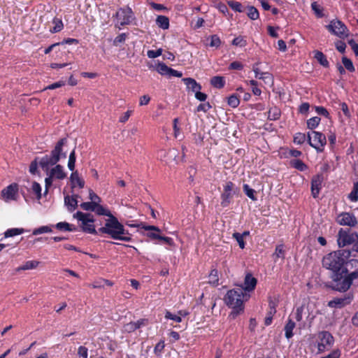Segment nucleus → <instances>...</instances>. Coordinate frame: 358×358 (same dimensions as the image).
I'll use <instances>...</instances> for the list:
<instances>
[{
    "label": "nucleus",
    "mask_w": 358,
    "mask_h": 358,
    "mask_svg": "<svg viewBox=\"0 0 358 358\" xmlns=\"http://www.w3.org/2000/svg\"><path fill=\"white\" fill-rule=\"evenodd\" d=\"M246 296L242 288L229 290L224 295L226 305L232 309L229 315L230 320H235L239 315L244 313V299Z\"/></svg>",
    "instance_id": "f257e3e1"
},
{
    "label": "nucleus",
    "mask_w": 358,
    "mask_h": 358,
    "mask_svg": "<svg viewBox=\"0 0 358 358\" xmlns=\"http://www.w3.org/2000/svg\"><path fill=\"white\" fill-rule=\"evenodd\" d=\"M352 251L347 249L338 250L325 255L322 259V265L331 273L339 272L345 267L346 261L351 256Z\"/></svg>",
    "instance_id": "f03ea898"
},
{
    "label": "nucleus",
    "mask_w": 358,
    "mask_h": 358,
    "mask_svg": "<svg viewBox=\"0 0 358 358\" xmlns=\"http://www.w3.org/2000/svg\"><path fill=\"white\" fill-rule=\"evenodd\" d=\"M67 143L66 138H61L55 145L50 155H46L39 161L41 169L48 172L50 166H54L59 162L61 158H66V153L63 152V146Z\"/></svg>",
    "instance_id": "7ed1b4c3"
},
{
    "label": "nucleus",
    "mask_w": 358,
    "mask_h": 358,
    "mask_svg": "<svg viewBox=\"0 0 358 358\" xmlns=\"http://www.w3.org/2000/svg\"><path fill=\"white\" fill-rule=\"evenodd\" d=\"M331 282L327 285L333 290L340 292H345L355 282L347 273V270H341L339 272L331 273Z\"/></svg>",
    "instance_id": "20e7f679"
},
{
    "label": "nucleus",
    "mask_w": 358,
    "mask_h": 358,
    "mask_svg": "<svg viewBox=\"0 0 358 358\" xmlns=\"http://www.w3.org/2000/svg\"><path fill=\"white\" fill-rule=\"evenodd\" d=\"M103 234H107L108 236L114 240H119L122 241H130L131 240V234L124 229V225L119 222L116 218L108 226Z\"/></svg>",
    "instance_id": "39448f33"
},
{
    "label": "nucleus",
    "mask_w": 358,
    "mask_h": 358,
    "mask_svg": "<svg viewBox=\"0 0 358 358\" xmlns=\"http://www.w3.org/2000/svg\"><path fill=\"white\" fill-rule=\"evenodd\" d=\"M73 217L81 222V229L83 232L91 234H101L99 233V228L96 230L95 226L93 224L95 220L92 214L78 211L73 214Z\"/></svg>",
    "instance_id": "423d86ee"
},
{
    "label": "nucleus",
    "mask_w": 358,
    "mask_h": 358,
    "mask_svg": "<svg viewBox=\"0 0 358 358\" xmlns=\"http://www.w3.org/2000/svg\"><path fill=\"white\" fill-rule=\"evenodd\" d=\"M358 241V233L352 231L350 229L341 228L338 232L337 243L339 248L346 245H352Z\"/></svg>",
    "instance_id": "0eeeda50"
},
{
    "label": "nucleus",
    "mask_w": 358,
    "mask_h": 358,
    "mask_svg": "<svg viewBox=\"0 0 358 358\" xmlns=\"http://www.w3.org/2000/svg\"><path fill=\"white\" fill-rule=\"evenodd\" d=\"M238 192V188L231 181L226 182L223 186V192L220 195L221 206L226 208L229 206L231 202L233 196Z\"/></svg>",
    "instance_id": "6e6552de"
},
{
    "label": "nucleus",
    "mask_w": 358,
    "mask_h": 358,
    "mask_svg": "<svg viewBox=\"0 0 358 358\" xmlns=\"http://www.w3.org/2000/svg\"><path fill=\"white\" fill-rule=\"evenodd\" d=\"M308 142L311 147L321 152H323L324 147L327 144V138L322 132L313 131L311 133H308Z\"/></svg>",
    "instance_id": "1a4fd4ad"
},
{
    "label": "nucleus",
    "mask_w": 358,
    "mask_h": 358,
    "mask_svg": "<svg viewBox=\"0 0 358 358\" xmlns=\"http://www.w3.org/2000/svg\"><path fill=\"white\" fill-rule=\"evenodd\" d=\"M326 27L331 33L341 38H345L348 36L347 27L339 20H331L330 24L327 25Z\"/></svg>",
    "instance_id": "9d476101"
},
{
    "label": "nucleus",
    "mask_w": 358,
    "mask_h": 358,
    "mask_svg": "<svg viewBox=\"0 0 358 358\" xmlns=\"http://www.w3.org/2000/svg\"><path fill=\"white\" fill-rule=\"evenodd\" d=\"M318 338L320 342L317 344V350L319 352H323L327 349L332 346L334 342V336L327 331H322L318 334Z\"/></svg>",
    "instance_id": "9b49d317"
},
{
    "label": "nucleus",
    "mask_w": 358,
    "mask_h": 358,
    "mask_svg": "<svg viewBox=\"0 0 358 358\" xmlns=\"http://www.w3.org/2000/svg\"><path fill=\"white\" fill-rule=\"evenodd\" d=\"M94 208H95L94 211L96 213V214L108 217V219H106L105 220L104 226L99 228V233L103 234V231L108 229V226H110L113 220H115L117 217L114 216L108 209H106L103 206L100 205L99 203H96V206Z\"/></svg>",
    "instance_id": "f8f14e48"
},
{
    "label": "nucleus",
    "mask_w": 358,
    "mask_h": 358,
    "mask_svg": "<svg viewBox=\"0 0 358 358\" xmlns=\"http://www.w3.org/2000/svg\"><path fill=\"white\" fill-rule=\"evenodd\" d=\"M338 224L350 227H355L358 222L357 217L352 213L343 212L338 214L336 218Z\"/></svg>",
    "instance_id": "ddd939ff"
},
{
    "label": "nucleus",
    "mask_w": 358,
    "mask_h": 358,
    "mask_svg": "<svg viewBox=\"0 0 358 358\" xmlns=\"http://www.w3.org/2000/svg\"><path fill=\"white\" fill-rule=\"evenodd\" d=\"M347 270V273L352 279L355 285H358V259H351L346 261L344 270Z\"/></svg>",
    "instance_id": "4468645a"
},
{
    "label": "nucleus",
    "mask_w": 358,
    "mask_h": 358,
    "mask_svg": "<svg viewBox=\"0 0 358 358\" xmlns=\"http://www.w3.org/2000/svg\"><path fill=\"white\" fill-rule=\"evenodd\" d=\"M354 299L352 293L346 294L344 297L342 298H334L333 300L328 302V306L330 308H342L347 305L351 303Z\"/></svg>",
    "instance_id": "2eb2a0df"
},
{
    "label": "nucleus",
    "mask_w": 358,
    "mask_h": 358,
    "mask_svg": "<svg viewBox=\"0 0 358 358\" xmlns=\"http://www.w3.org/2000/svg\"><path fill=\"white\" fill-rule=\"evenodd\" d=\"M116 17L121 26L129 24L131 22L133 19L132 10L129 7L127 8H120L116 13Z\"/></svg>",
    "instance_id": "dca6fc26"
},
{
    "label": "nucleus",
    "mask_w": 358,
    "mask_h": 358,
    "mask_svg": "<svg viewBox=\"0 0 358 358\" xmlns=\"http://www.w3.org/2000/svg\"><path fill=\"white\" fill-rule=\"evenodd\" d=\"M148 323L147 319H140L137 322H130L124 325V331L127 333H131L136 329H140L142 326H145Z\"/></svg>",
    "instance_id": "f3484780"
},
{
    "label": "nucleus",
    "mask_w": 358,
    "mask_h": 358,
    "mask_svg": "<svg viewBox=\"0 0 358 358\" xmlns=\"http://www.w3.org/2000/svg\"><path fill=\"white\" fill-rule=\"evenodd\" d=\"M257 283V279L250 273H248L245 277L244 287H241L240 288L243 289V292L245 291L251 292L255 289Z\"/></svg>",
    "instance_id": "a211bd4d"
},
{
    "label": "nucleus",
    "mask_w": 358,
    "mask_h": 358,
    "mask_svg": "<svg viewBox=\"0 0 358 358\" xmlns=\"http://www.w3.org/2000/svg\"><path fill=\"white\" fill-rule=\"evenodd\" d=\"M322 181L323 176L322 175H317L312 179L311 192L314 198H317L318 196Z\"/></svg>",
    "instance_id": "6ab92c4d"
},
{
    "label": "nucleus",
    "mask_w": 358,
    "mask_h": 358,
    "mask_svg": "<svg viewBox=\"0 0 358 358\" xmlns=\"http://www.w3.org/2000/svg\"><path fill=\"white\" fill-rule=\"evenodd\" d=\"M17 191V184L12 183L1 191V196L6 199H13Z\"/></svg>",
    "instance_id": "aec40b11"
},
{
    "label": "nucleus",
    "mask_w": 358,
    "mask_h": 358,
    "mask_svg": "<svg viewBox=\"0 0 358 358\" xmlns=\"http://www.w3.org/2000/svg\"><path fill=\"white\" fill-rule=\"evenodd\" d=\"M51 176L58 180H63L66 177L63 166L60 164H55V166L50 171Z\"/></svg>",
    "instance_id": "412c9836"
},
{
    "label": "nucleus",
    "mask_w": 358,
    "mask_h": 358,
    "mask_svg": "<svg viewBox=\"0 0 358 358\" xmlns=\"http://www.w3.org/2000/svg\"><path fill=\"white\" fill-rule=\"evenodd\" d=\"M182 81L189 90H191L195 93L196 92L201 90V85L198 83L194 78H182Z\"/></svg>",
    "instance_id": "4be33fe9"
},
{
    "label": "nucleus",
    "mask_w": 358,
    "mask_h": 358,
    "mask_svg": "<svg viewBox=\"0 0 358 358\" xmlns=\"http://www.w3.org/2000/svg\"><path fill=\"white\" fill-rule=\"evenodd\" d=\"M77 194L71 196L67 195L64 197V203L70 212L73 211L78 206Z\"/></svg>",
    "instance_id": "5701e85b"
},
{
    "label": "nucleus",
    "mask_w": 358,
    "mask_h": 358,
    "mask_svg": "<svg viewBox=\"0 0 358 358\" xmlns=\"http://www.w3.org/2000/svg\"><path fill=\"white\" fill-rule=\"evenodd\" d=\"M314 58L320 63V65L325 68L329 66V63L327 59L326 55L320 50L313 51Z\"/></svg>",
    "instance_id": "b1692460"
},
{
    "label": "nucleus",
    "mask_w": 358,
    "mask_h": 358,
    "mask_svg": "<svg viewBox=\"0 0 358 358\" xmlns=\"http://www.w3.org/2000/svg\"><path fill=\"white\" fill-rule=\"evenodd\" d=\"M70 180L72 187H74L76 184H77L80 188H83L85 186V181L79 177V174L77 171H73L71 174Z\"/></svg>",
    "instance_id": "393cba45"
},
{
    "label": "nucleus",
    "mask_w": 358,
    "mask_h": 358,
    "mask_svg": "<svg viewBox=\"0 0 358 358\" xmlns=\"http://www.w3.org/2000/svg\"><path fill=\"white\" fill-rule=\"evenodd\" d=\"M225 78L223 76H213L210 79V85L217 88V89H222L225 85Z\"/></svg>",
    "instance_id": "a878e982"
},
{
    "label": "nucleus",
    "mask_w": 358,
    "mask_h": 358,
    "mask_svg": "<svg viewBox=\"0 0 358 358\" xmlns=\"http://www.w3.org/2000/svg\"><path fill=\"white\" fill-rule=\"evenodd\" d=\"M157 25L163 29H168L169 27V19L165 15H158L156 19Z\"/></svg>",
    "instance_id": "bb28decb"
},
{
    "label": "nucleus",
    "mask_w": 358,
    "mask_h": 358,
    "mask_svg": "<svg viewBox=\"0 0 358 358\" xmlns=\"http://www.w3.org/2000/svg\"><path fill=\"white\" fill-rule=\"evenodd\" d=\"M209 280L208 283L214 287H217L219 285V276L218 271L217 268H212L208 275Z\"/></svg>",
    "instance_id": "cd10ccee"
},
{
    "label": "nucleus",
    "mask_w": 358,
    "mask_h": 358,
    "mask_svg": "<svg viewBox=\"0 0 358 358\" xmlns=\"http://www.w3.org/2000/svg\"><path fill=\"white\" fill-rule=\"evenodd\" d=\"M281 110L277 106L271 107L268 112V119L270 120H277L280 119Z\"/></svg>",
    "instance_id": "c85d7f7f"
},
{
    "label": "nucleus",
    "mask_w": 358,
    "mask_h": 358,
    "mask_svg": "<svg viewBox=\"0 0 358 358\" xmlns=\"http://www.w3.org/2000/svg\"><path fill=\"white\" fill-rule=\"evenodd\" d=\"M296 324L291 319L288 320L287 324L285 326L284 330L285 331V336L287 339L291 338L293 336V329Z\"/></svg>",
    "instance_id": "c756f323"
},
{
    "label": "nucleus",
    "mask_w": 358,
    "mask_h": 358,
    "mask_svg": "<svg viewBox=\"0 0 358 358\" xmlns=\"http://www.w3.org/2000/svg\"><path fill=\"white\" fill-rule=\"evenodd\" d=\"M40 264V262L36 260L27 261L23 265L19 266L17 271H25L36 268Z\"/></svg>",
    "instance_id": "7c9ffc66"
},
{
    "label": "nucleus",
    "mask_w": 358,
    "mask_h": 358,
    "mask_svg": "<svg viewBox=\"0 0 358 358\" xmlns=\"http://www.w3.org/2000/svg\"><path fill=\"white\" fill-rule=\"evenodd\" d=\"M52 23L55 26L50 29L51 33H57L59 32L64 27V24L62 20L61 19L55 17L52 20Z\"/></svg>",
    "instance_id": "2f4dec72"
},
{
    "label": "nucleus",
    "mask_w": 358,
    "mask_h": 358,
    "mask_svg": "<svg viewBox=\"0 0 358 358\" xmlns=\"http://www.w3.org/2000/svg\"><path fill=\"white\" fill-rule=\"evenodd\" d=\"M240 103L238 96L233 94L227 98V104L231 108H237Z\"/></svg>",
    "instance_id": "473e14b6"
},
{
    "label": "nucleus",
    "mask_w": 358,
    "mask_h": 358,
    "mask_svg": "<svg viewBox=\"0 0 358 358\" xmlns=\"http://www.w3.org/2000/svg\"><path fill=\"white\" fill-rule=\"evenodd\" d=\"M342 63L345 69H347L349 72L352 73L355 71V68L352 60L347 57L344 56L342 57Z\"/></svg>",
    "instance_id": "72a5a7b5"
},
{
    "label": "nucleus",
    "mask_w": 358,
    "mask_h": 358,
    "mask_svg": "<svg viewBox=\"0 0 358 358\" xmlns=\"http://www.w3.org/2000/svg\"><path fill=\"white\" fill-rule=\"evenodd\" d=\"M290 164L292 167L301 171H303L307 169V166L301 159L291 160Z\"/></svg>",
    "instance_id": "f704fd0d"
},
{
    "label": "nucleus",
    "mask_w": 358,
    "mask_h": 358,
    "mask_svg": "<svg viewBox=\"0 0 358 358\" xmlns=\"http://www.w3.org/2000/svg\"><path fill=\"white\" fill-rule=\"evenodd\" d=\"M321 118L315 116L307 120V127L311 130L315 129L320 124Z\"/></svg>",
    "instance_id": "c9c22d12"
},
{
    "label": "nucleus",
    "mask_w": 358,
    "mask_h": 358,
    "mask_svg": "<svg viewBox=\"0 0 358 358\" xmlns=\"http://www.w3.org/2000/svg\"><path fill=\"white\" fill-rule=\"evenodd\" d=\"M247 15L251 20H255L259 18V13L258 10L255 7L251 6L248 7Z\"/></svg>",
    "instance_id": "e433bc0d"
},
{
    "label": "nucleus",
    "mask_w": 358,
    "mask_h": 358,
    "mask_svg": "<svg viewBox=\"0 0 358 358\" xmlns=\"http://www.w3.org/2000/svg\"><path fill=\"white\" fill-rule=\"evenodd\" d=\"M170 67L163 62H159L156 66V71L162 76L169 75V70Z\"/></svg>",
    "instance_id": "4c0bfd02"
},
{
    "label": "nucleus",
    "mask_w": 358,
    "mask_h": 358,
    "mask_svg": "<svg viewBox=\"0 0 358 358\" xmlns=\"http://www.w3.org/2000/svg\"><path fill=\"white\" fill-rule=\"evenodd\" d=\"M278 301L273 299L271 297L268 298V308L269 310L267 315H274L276 313V306L278 305Z\"/></svg>",
    "instance_id": "58836bf2"
},
{
    "label": "nucleus",
    "mask_w": 358,
    "mask_h": 358,
    "mask_svg": "<svg viewBox=\"0 0 358 358\" xmlns=\"http://www.w3.org/2000/svg\"><path fill=\"white\" fill-rule=\"evenodd\" d=\"M76 161V151H75V149H73L69 155V162H68V168L69 169L70 171H73V170L75 169Z\"/></svg>",
    "instance_id": "ea45409f"
},
{
    "label": "nucleus",
    "mask_w": 358,
    "mask_h": 358,
    "mask_svg": "<svg viewBox=\"0 0 358 358\" xmlns=\"http://www.w3.org/2000/svg\"><path fill=\"white\" fill-rule=\"evenodd\" d=\"M311 8L317 17H324L323 8L316 1L311 3Z\"/></svg>",
    "instance_id": "a19ab883"
},
{
    "label": "nucleus",
    "mask_w": 358,
    "mask_h": 358,
    "mask_svg": "<svg viewBox=\"0 0 358 358\" xmlns=\"http://www.w3.org/2000/svg\"><path fill=\"white\" fill-rule=\"evenodd\" d=\"M24 232L23 229L12 228L8 229L5 233L4 236L6 238L13 237L14 236L22 234Z\"/></svg>",
    "instance_id": "79ce46f5"
},
{
    "label": "nucleus",
    "mask_w": 358,
    "mask_h": 358,
    "mask_svg": "<svg viewBox=\"0 0 358 358\" xmlns=\"http://www.w3.org/2000/svg\"><path fill=\"white\" fill-rule=\"evenodd\" d=\"M245 194L252 201H257V197L255 195V191L250 188L248 185L244 184L243 187Z\"/></svg>",
    "instance_id": "37998d69"
},
{
    "label": "nucleus",
    "mask_w": 358,
    "mask_h": 358,
    "mask_svg": "<svg viewBox=\"0 0 358 358\" xmlns=\"http://www.w3.org/2000/svg\"><path fill=\"white\" fill-rule=\"evenodd\" d=\"M348 198L352 202L358 201V182L354 184L353 189L349 194Z\"/></svg>",
    "instance_id": "c03bdc74"
},
{
    "label": "nucleus",
    "mask_w": 358,
    "mask_h": 358,
    "mask_svg": "<svg viewBox=\"0 0 358 358\" xmlns=\"http://www.w3.org/2000/svg\"><path fill=\"white\" fill-rule=\"evenodd\" d=\"M210 43L208 44L209 46L218 48L221 45V40L220 37L215 34L210 36Z\"/></svg>",
    "instance_id": "a18cd8bd"
},
{
    "label": "nucleus",
    "mask_w": 358,
    "mask_h": 358,
    "mask_svg": "<svg viewBox=\"0 0 358 358\" xmlns=\"http://www.w3.org/2000/svg\"><path fill=\"white\" fill-rule=\"evenodd\" d=\"M231 44L234 46H238L242 48L245 47L247 45V41L244 36H239L232 41Z\"/></svg>",
    "instance_id": "49530a36"
},
{
    "label": "nucleus",
    "mask_w": 358,
    "mask_h": 358,
    "mask_svg": "<svg viewBox=\"0 0 358 358\" xmlns=\"http://www.w3.org/2000/svg\"><path fill=\"white\" fill-rule=\"evenodd\" d=\"M228 5L232 9L234 10V11L236 12H239V13H242L243 12V6L242 4L238 2V1H228Z\"/></svg>",
    "instance_id": "de8ad7c7"
},
{
    "label": "nucleus",
    "mask_w": 358,
    "mask_h": 358,
    "mask_svg": "<svg viewBox=\"0 0 358 358\" xmlns=\"http://www.w3.org/2000/svg\"><path fill=\"white\" fill-rule=\"evenodd\" d=\"M55 227L61 231H68L69 230H71V224L66 222H58L55 225Z\"/></svg>",
    "instance_id": "09e8293b"
},
{
    "label": "nucleus",
    "mask_w": 358,
    "mask_h": 358,
    "mask_svg": "<svg viewBox=\"0 0 358 358\" xmlns=\"http://www.w3.org/2000/svg\"><path fill=\"white\" fill-rule=\"evenodd\" d=\"M96 206V201L94 202H83L80 204V208L84 210L94 211V207Z\"/></svg>",
    "instance_id": "8fccbe9b"
},
{
    "label": "nucleus",
    "mask_w": 358,
    "mask_h": 358,
    "mask_svg": "<svg viewBox=\"0 0 358 358\" xmlns=\"http://www.w3.org/2000/svg\"><path fill=\"white\" fill-rule=\"evenodd\" d=\"M31 189L36 194L37 199L41 198V187L39 183L36 181L32 182Z\"/></svg>",
    "instance_id": "3c124183"
},
{
    "label": "nucleus",
    "mask_w": 358,
    "mask_h": 358,
    "mask_svg": "<svg viewBox=\"0 0 358 358\" xmlns=\"http://www.w3.org/2000/svg\"><path fill=\"white\" fill-rule=\"evenodd\" d=\"M52 230L50 227L49 226H42L41 227H38L37 229H35L33 231V235H38L43 233H50Z\"/></svg>",
    "instance_id": "603ef678"
},
{
    "label": "nucleus",
    "mask_w": 358,
    "mask_h": 358,
    "mask_svg": "<svg viewBox=\"0 0 358 358\" xmlns=\"http://www.w3.org/2000/svg\"><path fill=\"white\" fill-rule=\"evenodd\" d=\"M306 138V137L305 134L299 132V133H296L295 134V136H294V142L295 143L301 145L305 142Z\"/></svg>",
    "instance_id": "864d4df0"
},
{
    "label": "nucleus",
    "mask_w": 358,
    "mask_h": 358,
    "mask_svg": "<svg viewBox=\"0 0 358 358\" xmlns=\"http://www.w3.org/2000/svg\"><path fill=\"white\" fill-rule=\"evenodd\" d=\"M232 236L234 238H235L236 240V241L238 242V243L239 245V247L241 249L245 248V243L243 240V235H241V234L238 232H235L233 234Z\"/></svg>",
    "instance_id": "5fc2aeb1"
},
{
    "label": "nucleus",
    "mask_w": 358,
    "mask_h": 358,
    "mask_svg": "<svg viewBox=\"0 0 358 358\" xmlns=\"http://www.w3.org/2000/svg\"><path fill=\"white\" fill-rule=\"evenodd\" d=\"M273 256H275L277 258H281L282 259H285L283 245H278L276 246Z\"/></svg>",
    "instance_id": "6e6d98bb"
},
{
    "label": "nucleus",
    "mask_w": 358,
    "mask_h": 358,
    "mask_svg": "<svg viewBox=\"0 0 358 358\" xmlns=\"http://www.w3.org/2000/svg\"><path fill=\"white\" fill-rule=\"evenodd\" d=\"M38 158L36 157L30 164L29 166V172L35 175L38 172V164H39V162L38 161Z\"/></svg>",
    "instance_id": "4d7b16f0"
},
{
    "label": "nucleus",
    "mask_w": 358,
    "mask_h": 358,
    "mask_svg": "<svg viewBox=\"0 0 358 358\" xmlns=\"http://www.w3.org/2000/svg\"><path fill=\"white\" fill-rule=\"evenodd\" d=\"M211 108H212V106L210 105V103L209 102H206V103H200L196 107V112L203 111L204 113H206Z\"/></svg>",
    "instance_id": "13d9d810"
},
{
    "label": "nucleus",
    "mask_w": 358,
    "mask_h": 358,
    "mask_svg": "<svg viewBox=\"0 0 358 358\" xmlns=\"http://www.w3.org/2000/svg\"><path fill=\"white\" fill-rule=\"evenodd\" d=\"M316 113L320 115L324 116L325 117H329V113L328 110L323 106H315Z\"/></svg>",
    "instance_id": "bf43d9fd"
},
{
    "label": "nucleus",
    "mask_w": 358,
    "mask_h": 358,
    "mask_svg": "<svg viewBox=\"0 0 358 358\" xmlns=\"http://www.w3.org/2000/svg\"><path fill=\"white\" fill-rule=\"evenodd\" d=\"M78 355L82 358L88 357V349L85 346H80L78 349Z\"/></svg>",
    "instance_id": "052dcab7"
},
{
    "label": "nucleus",
    "mask_w": 358,
    "mask_h": 358,
    "mask_svg": "<svg viewBox=\"0 0 358 358\" xmlns=\"http://www.w3.org/2000/svg\"><path fill=\"white\" fill-rule=\"evenodd\" d=\"M162 53V49L159 48L157 50H148L147 52V55L149 58H156L159 56H160Z\"/></svg>",
    "instance_id": "680f3d73"
},
{
    "label": "nucleus",
    "mask_w": 358,
    "mask_h": 358,
    "mask_svg": "<svg viewBox=\"0 0 358 358\" xmlns=\"http://www.w3.org/2000/svg\"><path fill=\"white\" fill-rule=\"evenodd\" d=\"M229 69H231V70H239L240 71L243 69V65L240 62L235 61L230 64Z\"/></svg>",
    "instance_id": "e2e57ef3"
},
{
    "label": "nucleus",
    "mask_w": 358,
    "mask_h": 358,
    "mask_svg": "<svg viewBox=\"0 0 358 358\" xmlns=\"http://www.w3.org/2000/svg\"><path fill=\"white\" fill-rule=\"evenodd\" d=\"M164 341H160L155 347V349H154V352L158 355H159L162 351L164 350Z\"/></svg>",
    "instance_id": "0e129e2a"
},
{
    "label": "nucleus",
    "mask_w": 358,
    "mask_h": 358,
    "mask_svg": "<svg viewBox=\"0 0 358 358\" xmlns=\"http://www.w3.org/2000/svg\"><path fill=\"white\" fill-rule=\"evenodd\" d=\"M336 48L338 51L341 53H344L346 48V44L342 41H338L337 43H336Z\"/></svg>",
    "instance_id": "69168bd1"
},
{
    "label": "nucleus",
    "mask_w": 358,
    "mask_h": 358,
    "mask_svg": "<svg viewBox=\"0 0 358 358\" xmlns=\"http://www.w3.org/2000/svg\"><path fill=\"white\" fill-rule=\"evenodd\" d=\"M127 38V34L125 33H122L120 35H118L114 39V45H117L119 43L124 42Z\"/></svg>",
    "instance_id": "338daca9"
},
{
    "label": "nucleus",
    "mask_w": 358,
    "mask_h": 358,
    "mask_svg": "<svg viewBox=\"0 0 358 358\" xmlns=\"http://www.w3.org/2000/svg\"><path fill=\"white\" fill-rule=\"evenodd\" d=\"M341 357V351L338 349L333 350L327 356L321 358H339Z\"/></svg>",
    "instance_id": "774afa93"
}]
</instances>
